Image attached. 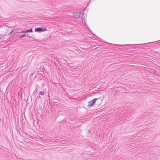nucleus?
I'll list each match as a JSON object with an SVG mask.
<instances>
[{
  "label": "nucleus",
  "instance_id": "obj_1",
  "mask_svg": "<svg viewBox=\"0 0 160 160\" xmlns=\"http://www.w3.org/2000/svg\"><path fill=\"white\" fill-rule=\"evenodd\" d=\"M99 98H94L91 101H89L88 102V107H91L95 103L96 100L98 99Z\"/></svg>",
  "mask_w": 160,
  "mask_h": 160
},
{
  "label": "nucleus",
  "instance_id": "obj_2",
  "mask_svg": "<svg viewBox=\"0 0 160 160\" xmlns=\"http://www.w3.org/2000/svg\"><path fill=\"white\" fill-rule=\"evenodd\" d=\"M81 14V12H77L74 14L75 17L76 18H78L80 17Z\"/></svg>",
  "mask_w": 160,
  "mask_h": 160
},
{
  "label": "nucleus",
  "instance_id": "obj_3",
  "mask_svg": "<svg viewBox=\"0 0 160 160\" xmlns=\"http://www.w3.org/2000/svg\"><path fill=\"white\" fill-rule=\"evenodd\" d=\"M16 34L15 32H14V30L12 31L9 34V36L10 37H12Z\"/></svg>",
  "mask_w": 160,
  "mask_h": 160
},
{
  "label": "nucleus",
  "instance_id": "obj_4",
  "mask_svg": "<svg viewBox=\"0 0 160 160\" xmlns=\"http://www.w3.org/2000/svg\"><path fill=\"white\" fill-rule=\"evenodd\" d=\"M32 32V28H31L30 29L27 30L26 31H22V33H26Z\"/></svg>",
  "mask_w": 160,
  "mask_h": 160
},
{
  "label": "nucleus",
  "instance_id": "obj_5",
  "mask_svg": "<svg viewBox=\"0 0 160 160\" xmlns=\"http://www.w3.org/2000/svg\"><path fill=\"white\" fill-rule=\"evenodd\" d=\"M35 32H39L43 31V30H42V29L41 28H36L35 29Z\"/></svg>",
  "mask_w": 160,
  "mask_h": 160
},
{
  "label": "nucleus",
  "instance_id": "obj_6",
  "mask_svg": "<svg viewBox=\"0 0 160 160\" xmlns=\"http://www.w3.org/2000/svg\"><path fill=\"white\" fill-rule=\"evenodd\" d=\"M14 32H15V33H22L21 32L22 31H20L18 29H16L15 30H14Z\"/></svg>",
  "mask_w": 160,
  "mask_h": 160
},
{
  "label": "nucleus",
  "instance_id": "obj_7",
  "mask_svg": "<svg viewBox=\"0 0 160 160\" xmlns=\"http://www.w3.org/2000/svg\"><path fill=\"white\" fill-rule=\"evenodd\" d=\"M19 36H20V38H22L24 37H26V34L21 35H20Z\"/></svg>",
  "mask_w": 160,
  "mask_h": 160
},
{
  "label": "nucleus",
  "instance_id": "obj_8",
  "mask_svg": "<svg viewBox=\"0 0 160 160\" xmlns=\"http://www.w3.org/2000/svg\"><path fill=\"white\" fill-rule=\"evenodd\" d=\"M39 94L42 95H43L44 94V92H43V91L40 92L39 93Z\"/></svg>",
  "mask_w": 160,
  "mask_h": 160
},
{
  "label": "nucleus",
  "instance_id": "obj_9",
  "mask_svg": "<svg viewBox=\"0 0 160 160\" xmlns=\"http://www.w3.org/2000/svg\"><path fill=\"white\" fill-rule=\"evenodd\" d=\"M85 23V22L84 21L83 22V20H82V23H83V24H85V26H86V23Z\"/></svg>",
  "mask_w": 160,
  "mask_h": 160
},
{
  "label": "nucleus",
  "instance_id": "obj_10",
  "mask_svg": "<svg viewBox=\"0 0 160 160\" xmlns=\"http://www.w3.org/2000/svg\"><path fill=\"white\" fill-rule=\"evenodd\" d=\"M119 92V91H116L115 92V93L116 94L117 93H118Z\"/></svg>",
  "mask_w": 160,
  "mask_h": 160
},
{
  "label": "nucleus",
  "instance_id": "obj_11",
  "mask_svg": "<svg viewBox=\"0 0 160 160\" xmlns=\"http://www.w3.org/2000/svg\"><path fill=\"white\" fill-rule=\"evenodd\" d=\"M28 34H27V37H28V38H30V37H30L29 36H28Z\"/></svg>",
  "mask_w": 160,
  "mask_h": 160
},
{
  "label": "nucleus",
  "instance_id": "obj_12",
  "mask_svg": "<svg viewBox=\"0 0 160 160\" xmlns=\"http://www.w3.org/2000/svg\"><path fill=\"white\" fill-rule=\"evenodd\" d=\"M38 98H41V97L40 96H39V97H38Z\"/></svg>",
  "mask_w": 160,
  "mask_h": 160
},
{
  "label": "nucleus",
  "instance_id": "obj_13",
  "mask_svg": "<svg viewBox=\"0 0 160 160\" xmlns=\"http://www.w3.org/2000/svg\"><path fill=\"white\" fill-rule=\"evenodd\" d=\"M45 30H44V31H45V30H46V28H45Z\"/></svg>",
  "mask_w": 160,
  "mask_h": 160
},
{
  "label": "nucleus",
  "instance_id": "obj_14",
  "mask_svg": "<svg viewBox=\"0 0 160 160\" xmlns=\"http://www.w3.org/2000/svg\"><path fill=\"white\" fill-rule=\"evenodd\" d=\"M123 46H125V45H122Z\"/></svg>",
  "mask_w": 160,
  "mask_h": 160
}]
</instances>
